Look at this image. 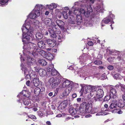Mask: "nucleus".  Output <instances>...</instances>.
<instances>
[{
	"mask_svg": "<svg viewBox=\"0 0 125 125\" xmlns=\"http://www.w3.org/2000/svg\"><path fill=\"white\" fill-rule=\"evenodd\" d=\"M57 24L56 22H52V21L51 27H49V28H53H53H54L55 29H56L57 28L56 27V26Z\"/></svg>",
	"mask_w": 125,
	"mask_h": 125,
	"instance_id": "48",
	"label": "nucleus"
},
{
	"mask_svg": "<svg viewBox=\"0 0 125 125\" xmlns=\"http://www.w3.org/2000/svg\"><path fill=\"white\" fill-rule=\"evenodd\" d=\"M113 59H115L118 60L119 61L121 60L122 58V57L121 56H115V57H113Z\"/></svg>",
	"mask_w": 125,
	"mask_h": 125,
	"instance_id": "53",
	"label": "nucleus"
},
{
	"mask_svg": "<svg viewBox=\"0 0 125 125\" xmlns=\"http://www.w3.org/2000/svg\"><path fill=\"white\" fill-rule=\"evenodd\" d=\"M11 0H0V6L4 7L8 4V1H11Z\"/></svg>",
	"mask_w": 125,
	"mask_h": 125,
	"instance_id": "27",
	"label": "nucleus"
},
{
	"mask_svg": "<svg viewBox=\"0 0 125 125\" xmlns=\"http://www.w3.org/2000/svg\"><path fill=\"white\" fill-rule=\"evenodd\" d=\"M91 90L95 92L96 90L97 87L95 86H93L91 85Z\"/></svg>",
	"mask_w": 125,
	"mask_h": 125,
	"instance_id": "51",
	"label": "nucleus"
},
{
	"mask_svg": "<svg viewBox=\"0 0 125 125\" xmlns=\"http://www.w3.org/2000/svg\"><path fill=\"white\" fill-rule=\"evenodd\" d=\"M39 47L40 48H43L45 47V44L42 41H40L38 43Z\"/></svg>",
	"mask_w": 125,
	"mask_h": 125,
	"instance_id": "39",
	"label": "nucleus"
},
{
	"mask_svg": "<svg viewBox=\"0 0 125 125\" xmlns=\"http://www.w3.org/2000/svg\"><path fill=\"white\" fill-rule=\"evenodd\" d=\"M33 83L35 87L38 86L39 83V81L38 78H34L33 81Z\"/></svg>",
	"mask_w": 125,
	"mask_h": 125,
	"instance_id": "34",
	"label": "nucleus"
},
{
	"mask_svg": "<svg viewBox=\"0 0 125 125\" xmlns=\"http://www.w3.org/2000/svg\"><path fill=\"white\" fill-rule=\"evenodd\" d=\"M94 63L96 65H99L102 63V62L101 61H95L94 62Z\"/></svg>",
	"mask_w": 125,
	"mask_h": 125,
	"instance_id": "55",
	"label": "nucleus"
},
{
	"mask_svg": "<svg viewBox=\"0 0 125 125\" xmlns=\"http://www.w3.org/2000/svg\"><path fill=\"white\" fill-rule=\"evenodd\" d=\"M45 58L47 59L51 60L53 59V55L51 53H47Z\"/></svg>",
	"mask_w": 125,
	"mask_h": 125,
	"instance_id": "36",
	"label": "nucleus"
},
{
	"mask_svg": "<svg viewBox=\"0 0 125 125\" xmlns=\"http://www.w3.org/2000/svg\"><path fill=\"white\" fill-rule=\"evenodd\" d=\"M119 52L117 51H114L113 52L112 51H110V52L109 53L110 54H112V55H114V54H113V53H115V55H117V54Z\"/></svg>",
	"mask_w": 125,
	"mask_h": 125,
	"instance_id": "57",
	"label": "nucleus"
},
{
	"mask_svg": "<svg viewBox=\"0 0 125 125\" xmlns=\"http://www.w3.org/2000/svg\"><path fill=\"white\" fill-rule=\"evenodd\" d=\"M76 19L77 21V24L79 25L82 21V17L81 14L77 15L76 16Z\"/></svg>",
	"mask_w": 125,
	"mask_h": 125,
	"instance_id": "30",
	"label": "nucleus"
},
{
	"mask_svg": "<svg viewBox=\"0 0 125 125\" xmlns=\"http://www.w3.org/2000/svg\"><path fill=\"white\" fill-rule=\"evenodd\" d=\"M48 31L49 32L50 36L52 38H55L57 37V35L55 33L53 28H48Z\"/></svg>",
	"mask_w": 125,
	"mask_h": 125,
	"instance_id": "19",
	"label": "nucleus"
},
{
	"mask_svg": "<svg viewBox=\"0 0 125 125\" xmlns=\"http://www.w3.org/2000/svg\"><path fill=\"white\" fill-rule=\"evenodd\" d=\"M73 82L72 81H70L68 80H66L64 81L63 83L62 86L63 87H65L67 86L69 87L71 86L72 87V88H73Z\"/></svg>",
	"mask_w": 125,
	"mask_h": 125,
	"instance_id": "17",
	"label": "nucleus"
},
{
	"mask_svg": "<svg viewBox=\"0 0 125 125\" xmlns=\"http://www.w3.org/2000/svg\"><path fill=\"white\" fill-rule=\"evenodd\" d=\"M38 115L40 117H41L43 115V114L41 111H38Z\"/></svg>",
	"mask_w": 125,
	"mask_h": 125,
	"instance_id": "58",
	"label": "nucleus"
},
{
	"mask_svg": "<svg viewBox=\"0 0 125 125\" xmlns=\"http://www.w3.org/2000/svg\"><path fill=\"white\" fill-rule=\"evenodd\" d=\"M66 115L65 114H62V115L61 114H59L57 115H56V117H60L62 116V115H63V116H64L65 115Z\"/></svg>",
	"mask_w": 125,
	"mask_h": 125,
	"instance_id": "60",
	"label": "nucleus"
},
{
	"mask_svg": "<svg viewBox=\"0 0 125 125\" xmlns=\"http://www.w3.org/2000/svg\"><path fill=\"white\" fill-rule=\"evenodd\" d=\"M25 23L21 27V29L23 32L22 41L23 43H27L30 39V37L32 36V40H33L34 38L32 36V34L31 31V24L30 21H25Z\"/></svg>",
	"mask_w": 125,
	"mask_h": 125,
	"instance_id": "2",
	"label": "nucleus"
},
{
	"mask_svg": "<svg viewBox=\"0 0 125 125\" xmlns=\"http://www.w3.org/2000/svg\"><path fill=\"white\" fill-rule=\"evenodd\" d=\"M107 68L108 69L111 70L113 69L114 67L113 66L110 65L107 67Z\"/></svg>",
	"mask_w": 125,
	"mask_h": 125,
	"instance_id": "59",
	"label": "nucleus"
},
{
	"mask_svg": "<svg viewBox=\"0 0 125 125\" xmlns=\"http://www.w3.org/2000/svg\"><path fill=\"white\" fill-rule=\"evenodd\" d=\"M56 23L57 25L63 31H65L66 29L64 26V23L62 21L60 20H57L56 21Z\"/></svg>",
	"mask_w": 125,
	"mask_h": 125,
	"instance_id": "15",
	"label": "nucleus"
},
{
	"mask_svg": "<svg viewBox=\"0 0 125 125\" xmlns=\"http://www.w3.org/2000/svg\"><path fill=\"white\" fill-rule=\"evenodd\" d=\"M43 8L42 5L39 4H37L35 7L34 9L33 10L35 11L38 10L39 11L41 10Z\"/></svg>",
	"mask_w": 125,
	"mask_h": 125,
	"instance_id": "28",
	"label": "nucleus"
},
{
	"mask_svg": "<svg viewBox=\"0 0 125 125\" xmlns=\"http://www.w3.org/2000/svg\"><path fill=\"white\" fill-rule=\"evenodd\" d=\"M53 65L52 64L51 66H50L47 69V71L48 72H50L52 71L53 69L54 68Z\"/></svg>",
	"mask_w": 125,
	"mask_h": 125,
	"instance_id": "43",
	"label": "nucleus"
},
{
	"mask_svg": "<svg viewBox=\"0 0 125 125\" xmlns=\"http://www.w3.org/2000/svg\"><path fill=\"white\" fill-rule=\"evenodd\" d=\"M104 9L102 5H97L94 8V14L91 15L89 21H85L84 22V24L86 26L91 27L94 24V21L95 20L96 17L95 14L98 15L99 13L103 12Z\"/></svg>",
	"mask_w": 125,
	"mask_h": 125,
	"instance_id": "4",
	"label": "nucleus"
},
{
	"mask_svg": "<svg viewBox=\"0 0 125 125\" xmlns=\"http://www.w3.org/2000/svg\"><path fill=\"white\" fill-rule=\"evenodd\" d=\"M34 70L37 72H39L40 70V68L39 66H36L34 67Z\"/></svg>",
	"mask_w": 125,
	"mask_h": 125,
	"instance_id": "54",
	"label": "nucleus"
},
{
	"mask_svg": "<svg viewBox=\"0 0 125 125\" xmlns=\"http://www.w3.org/2000/svg\"><path fill=\"white\" fill-rule=\"evenodd\" d=\"M35 50V52L32 53H31L29 51H27V52H25V50H24V51H23V53L24 56L25 55L26 56V58H27V57H29L30 58V57H29L30 55L32 54L33 56L35 57L36 56L37 54L38 53H39V54L41 55L42 56L44 57H45L47 52H46L44 51L43 50L38 49V48L36 49Z\"/></svg>",
	"mask_w": 125,
	"mask_h": 125,
	"instance_id": "5",
	"label": "nucleus"
},
{
	"mask_svg": "<svg viewBox=\"0 0 125 125\" xmlns=\"http://www.w3.org/2000/svg\"><path fill=\"white\" fill-rule=\"evenodd\" d=\"M107 115V114L106 113L101 112L100 113H98L96 114V116L98 115Z\"/></svg>",
	"mask_w": 125,
	"mask_h": 125,
	"instance_id": "50",
	"label": "nucleus"
},
{
	"mask_svg": "<svg viewBox=\"0 0 125 125\" xmlns=\"http://www.w3.org/2000/svg\"><path fill=\"white\" fill-rule=\"evenodd\" d=\"M115 16L112 14H110V15L108 16L107 17L104 18L102 21V23H104L105 24H107L110 22L112 24L114 23L112 20L114 18Z\"/></svg>",
	"mask_w": 125,
	"mask_h": 125,
	"instance_id": "11",
	"label": "nucleus"
},
{
	"mask_svg": "<svg viewBox=\"0 0 125 125\" xmlns=\"http://www.w3.org/2000/svg\"><path fill=\"white\" fill-rule=\"evenodd\" d=\"M91 85H86L85 86V94H87L89 93L91 90Z\"/></svg>",
	"mask_w": 125,
	"mask_h": 125,
	"instance_id": "35",
	"label": "nucleus"
},
{
	"mask_svg": "<svg viewBox=\"0 0 125 125\" xmlns=\"http://www.w3.org/2000/svg\"><path fill=\"white\" fill-rule=\"evenodd\" d=\"M106 77V76L105 75L103 74L102 75L101 78L102 80H104L105 79Z\"/></svg>",
	"mask_w": 125,
	"mask_h": 125,
	"instance_id": "63",
	"label": "nucleus"
},
{
	"mask_svg": "<svg viewBox=\"0 0 125 125\" xmlns=\"http://www.w3.org/2000/svg\"><path fill=\"white\" fill-rule=\"evenodd\" d=\"M82 0H79L78 2L75 3L74 6L72 7L71 10L73 12V14L77 15L81 14L80 9L79 10V7H80V4H81Z\"/></svg>",
	"mask_w": 125,
	"mask_h": 125,
	"instance_id": "6",
	"label": "nucleus"
},
{
	"mask_svg": "<svg viewBox=\"0 0 125 125\" xmlns=\"http://www.w3.org/2000/svg\"><path fill=\"white\" fill-rule=\"evenodd\" d=\"M86 72L84 71L83 69L79 70L78 72V73L79 75L80 76L83 77H85L87 75Z\"/></svg>",
	"mask_w": 125,
	"mask_h": 125,
	"instance_id": "32",
	"label": "nucleus"
},
{
	"mask_svg": "<svg viewBox=\"0 0 125 125\" xmlns=\"http://www.w3.org/2000/svg\"><path fill=\"white\" fill-rule=\"evenodd\" d=\"M39 23V22L37 20L35 19L33 20L32 24L35 26H38Z\"/></svg>",
	"mask_w": 125,
	"mask_h": 125,
	"instance_id": "45",
	"label": "nucleus"
},
{
	"mask_svg": "<svg viewBox=\"0 0 125 125\" xmlns=\"http://www.w3.org/2000/svg\"><path fill=\"white\" fill-rule=\"evenodd\" d=\"M67 102H68L67 100L63 101L60 104L59 107H60L61 109H64L67 106Z\"/></svg>",
	"mask_w": 125,
	"mask_h": 125,
	"instance_id": "24",
	"label": "nucleus"
},
{
	"mask_svg": "<svg viewBox=\"0 0 125 125\" xmlns=\"http://www.w3.org/2000/svg\"><path fill=\"white\" fill-rule=\"evenodd\" d=\"M81 4H80V10L81 14H83L86 17H88L90 12L92 11V10L91 5L94 3L93 0H82Z\"/></svg>",
	"mask_w": 125,
	"mask_h": 125,
	"instance_id": "3",
	"label": "nucleus"
},
{
	"mask_svg": "<svg viewBox=\"0 0 125 125\" xmlns=\"http://www.w3.org/2000/svg\"><path fill=\"white\" fill-rule=\"evenodd\" d=\"M68 14L69 15V16L68 17L69 20L71 21H72L73 23H74V21L75 20V17L73 15V12L72 11L70 10L68 12Z\"/></svg>",
	"mask_w": 125,
	"mask_h": 125,
	"instance_id": "20",
	"label": "nucleus"
},
{
	"mask_svg": "<svg viewBox=\"0 0 125 125\" xmlns=\"http://www.w3.org/2000/svg\"><path fill=\"white\" fill-rule=\"evenodd\" d=\"M20 59L21 62V66L22 67L21 69L24 71V74L25 75V78L27 79H30L34 75V73L32 71H28L26 67H29L32 65H34L36 63L35 60L32 58L27 57L25 60L22 58L21 55Z\"/></svg>",
	"mask_w": 125,
	"mask_h": 125,
	"instance_id": "1",
	"label": "nucleus"
},
{
	"mask_svg": "<svg viewBox=\"0 0 125 125\" xmlns=\"http://www.w3.org/2000/svg\"><path fill=\"white\" fill-rule=\"evenodd\" d=\"M90 104L86 102H83L81 104V106L79 108V110L80 113L82 114L89 113L90 111L88 110Z\"/></svg>",
	"mask_w": 125,
	"mask_h": 125,
	"instance_id": "7",
	"label": "nucleus"
},
{
	"mask_svg": "<svg viewBox=\"0 0 125 125\" xmlns=\"http://www.w3.org/2000/svg\"><path fill=\"white\" fill-rule=\"evenodd\" d=\"M55 80V78H53L52 77L49 79V82L50 84H52L53 82H54Z\"/></svg>",
	"mask_w": 125,
	"mask_h": 125,
	"instance_id": "52",
	"label": "nucleus"
},
{
	"mask_svg": "<svg viewBox=\"0 0 125 125\" xmlns=\"http://www.w3.org/2000/svg\"><path fill=\"white\" fill-rule=\"evenodd\" d=\"M17 96L19 98V100H18V101L19 102H21V99L28 98L30 96V94L27 91L24 90L21 92Z\"/></svg>",
	"mask_w": 125,
	"mask_h": 125,
	"instance_id": "10",
	"label": "nucleus"
},
{
	"mask_svg": "<svg viewBox=\"0 0 125 125\" xmlns=\"http://www.w3.org/2000/svg\"><path fill=\"white\" fill-rule=\"evenodd\" d=\"M41 12L38 10L35 11L33 10L29 15L30 18L32 19H35L40 15Z\"/></svg>",
	"mask_w": 125,
	"mask_h": 125,
	"instance_id": "12",
	"label": "nucleus"
},
{
	"mask_svg": "<svg viewBox=\"0 0 125 125\" xmlns=\"http://www.w3.org/2000/svg\"><path fill=\"white\" fill-rule=\"evenodd\" d=\"M73 83V87L74 86V87H75V88L79 87V85L78 84Z\"/></svg>",
	"mask_w": 125,
	"mask_h": 125,
	"instance_id": "56",
	"label": "nucleus"
},
{
	"mask_svg": "<svg viewBox=\"0 0 125 125\" xmlns=\"http://www.w3.org/2000/svg\"><path fill=\"white\" fill-rule=\"evenodd\" d=\"M46 42L48 45L50 47H53L56 45V41L54 40L48 39L46 40Z\"/></svg>",
	"mask_w": 125,
	"mask_h": 125,
	"instance_id": "21",
	"label": "nucleus"
},
{
	"mask_svg": "<svg viewBox=\"0 0 125 125\" xmlns=\"http://www.w3.org/2000/svg\"><path fill=\"white\" fill-rule=\"evenodd\" d=\"M104 95V92L102 89H99L96 92V96H94L93 99L96 101H99L100 98L103 97Z\"/></svg>",
	"mask_w": 125,
	"mask_h": 125,
	"instance_id": "9",
	"label": "nucleus"
},
{
	"mask_svg": "<svg viewBox=\"0 0 125 125\" xmlns=\"http://www.w3.org/2000/svg\"><path fill=\"white\" fill-rule=\"evenodd\" d=\"M72 87L71 86L69 87H67L64 91L62 94V97H60V98H62L63 97H64L68 94L72 89Z\"/></svg>",
	"mask_w": 125,
	"mask_h": 125,
	"instance_id": "16",
	"label": "nucleus"
},
{
	"mask_svg": "<svg viewBox=\"0 0 125 125\" xmlns=\"http://www.w3.org/2000/svg\"><path fill=\"white\" fill-rule=\"evenodd\" d=\"M117 101L115 100H114L110 106V108L112 109L115 108L117 106Z\"/></svg>",
	"mask_w": 125,
	"mask_h": 125,
	"instance_id": "23",
	"label": "nucleus"
},
{
	"mask_svg": "<svg viewBox=\"0 0 125 125\" xmlns=\"http://www.w3.org/2000/svg\"><path fill=\"white\" fill-rule=\"evenodd\" d=\"M45 88L44 87L42 88L41 89H40V93H42L43 92H44L45 90Z\"/></svg>",
	"mask_w": 125,
	"mask_h": 125,
	"instance_id": "62",
	"label": "nucleus"
},
{
	"mask_svg": "<svg viewBox=\"0 0 125 125\" xmlns=\"http://www.w3.org/2000/svg\"><path fill=\"white\" fill-rule=\"evenodd\" d=\"M117 91L116 89L113 88H111L110 90V94L109 96L107 95L104 98V100L107 101L109 100L110 98H115L117 96Z\"/></svg>",
	"mask_w": 125,
	"mask_h": 125,
	"instance_id": "8",
	"label": "nucleus"
},
{
	"mask_svg": "<svg viewBox=\"0 0 125 125\" xmlns=\"http://www.w3.org/2000/svg\"><path fill=\"white\" fill-rule=\"evenodd\" d=\"M65 36L63 35L60 34L57 35V37L58 40H61V41H63L65 39Z\"/></svg>",
	"mask_w": 125,
	"mask_h": 125,
	"instance_id": "42",
	"label": "nucleus"
},
{
	"mask_svg": "<svg viewBox=\"0 0 125 125\" xmlns=\"http://www.w3.org/2000/svg\"><path fill=\"white\" fill-rule=\"evenodd\" d=\"M80 62L81 64H84L87 59L86 56L85 55H83L80 56L79 57Z\"/></svg>",
	"mask_w": 125,
	"mask_h": 125,
	"instance_id": "22",
	"label": "nucleus"
},
{
	"mask_svg": "<svg viewBox=\"0 0 125 125\" xmlns=\"http://www.w3.org/2000/svg\"><path fill=\"white\" fill-rule=\"evenodd\" d=\"M27 46L29 48L31 49L30 51L32 53L35 52V50L37 48L36 44L32 42L28 43L27 44Z\"/></svg>",
	"mask_w": 125,
	"mask_h": 125,
	"instance_id": "13",
	"label": "nucleus"
},
{
	"mask_svg": "<svg viewBox=\"0 0 125 125\" xmlns=\"http://www.w3.org/2000/svg\"><path fill=\"white\" fill-rule=\"evenodd\" d=\"M63 16L64 18L65 19H67L68 18V15L66 11H63L62 12Z\"/></svg>",
	"mask_w": 125,
	"mask_h": 125,
	"instance_id": "47",
	"label": "nucleus"
},
{
	"mask_svg": "<svg viewBox=\"0 0 125 125\" xmlns=\"http://www.w3.org/2000/svg\"><path fill=\"white\" fill-rule=\"evenodd\" d=\"M52 21L51 19L48 18H44L42 21L43 23L49 27H51Z\"/></svg>",
	"mask_w": 125,
	"mask_h": 125,
	"instance_id": "14",
	"label": "nucleus"
},
{
	"mask_svg": "<svg viewBox=\"0 0 125 125\" xmlns=\"http://www.w3.org/2000/svg\"><path fill=\"white\" fill-rule=\"evenodd\" d=\"M90 105H89V106ZM88 110L90 111V112L89 113H90L91 114H93L95 113H96L98 111V108H92L91 107H90L88 108Z\"/></svg>",
	"mask_w": 125,
	"mask_h": 125,
	"instance_id": "25",
	"label": "nucleus"
},
{
	"mask_svg": "<svg viewBox=\"0 0 125 125\" xmlns=\"http://www.w3.org/2000/svg\"><path fill=\"white\" fill-rule=\"evenodd\" d=\"M38 72L39 75L42 76H44L46 74V71L43 69H40Z\"/></svg>",
	"mask_w": 125,
	"mask_h": 125,
	"instance_id": "31",
	"label": "nucleus"
},
{
	"mask_svg": "<svg viewBox=\"0 0 125 125\" xmlns=\"http://www.w3.org/2000/svg\"><path fill=\"white\" fill-rule=\"evenodd\" d=\"M43 34L40 32H37L36 34V37L37 39H41L43 38Z\"/></svg>",
	"mask_w": 125,
	"mask_h": 125,
	"instance_id": "41",
	"label": "nucleus"
},
{
	"mask_svg": "<svg viewBox=\"0 0 125 125\" xmlns=\"http://www.w3.org/2000/svg\"><path fill=\"white\" fill-rule=\"evenodd\" d=\"M113 58L112 57L109 58L108 59V61L109 62H111L112 61Z\"/></svg>",
	"mask_w": 125,
	"mask_h": 125,
	"instance_id": "64",
	"label": "nucleus"
},
{
	"mask_svg": "<svg viewBox=\"0 0 125 125\" xmlns=\"http://www.w3.org/2000/svg\"><path fill=\"white\" fill-rule=\"evenodd\" d=\"M94 92L91 90L89 93H88V95L89 97L90 98V97L93 96L94 93Z\"/></svg>",
	"mask_w": 125,
	"mask_h": 125,
	"instance_id": "49",
	"label": "nucleus"
},
{
	"mask_svg": "<svg viewBox=\"0 0 125 125\" xmlns=\"http://www.w3.org/2000/svg\"><path fill=\"white\" fill-rule=\"evenodd\" d=\"M117 106L119 108H123L124 106L125 107V104L122 100H119Z\"/></svg>",
	"mask_w": 125,
	"mask_h": 125,
	"instance_id": "38",
	"label": "nucleus"
},
{
	"mask_svg": "<svg viewBox=\"0 0 125 125\" xmlns=\"http://www.w3.org/2000/svg\"><path fill=\"white\" fill-rule=\"evenodd\" d=\"M61 78L59 77H56L55 78L54 82L52 84V88L55 87L57 86V85L59 84L61 82Z\"/></svg>",
	"mask_w": 125,
	"mask_h": 125,
	"instance_id": "18",
	"label": "nucleus"
},
{
	"mask_svg": "<svg viewBox=\"0 0 125 125\" xmlns=\"http://www.w3.org/2000/svg\"><path fill=\"white\" fill-rule=\"evenodd\" d=\"M34 93L36 96L38 95L40 93V88L39 87H36L34 90Z\"/></svg>",
	"mask_w": 125,
	"mask_h": 125,
	"instance_id": "40",
	"label": "nucleus"
},
{
	"mask_svg": "<svg viewBox=\"0 0 125 125\" xmlns=\"http://www.w3.org/2000/svg\"><path fill=\"white\" fill-rule=\"evenodd\" d=\"M29 100L28 99V98H23L21 99V102L20 103H21L22 102L24 105L28 106L29 104Z\"/></svg>",
	"mask_w": 125,
	"mask_h": 125,
	"instance_id": "26",
	"label": "nucleus"
},
{
	"mask_svg": "<svg viewBox=\"0 0 125 125\" xmlns=\"http://www.w3.org/2000/svg\"><path fill=\"white\" fill-rule=\"evenodd\" d=\"M47 8H49L50 9L52 10L56 8L57 7V4L54 3H52L50 5H46V6Z\"/></svg>",
	"mask_w": 125,
	"mask_h": 125,
	"instance_id": "29",
	"label": "nucleus"
},
{
	"mask_svg": "<svg viewBox=\"0 0 125 125\" xmlns=\"http://www.w3.org/2000/svg\"><path fill=\"white\" fill-rule=\"evenodd\" d=\"M69 112L70 114L72 115H74L76 113V111L72 107L69 108Z\"/></svg>",
	"mask_w": 125,
	"mask_h": 125,
	"instance_id": "37",
	"label": "nucleus"
},
{
	"mask_svg": "<svg viewBox=\"0 0 125 125\" xmlns=\"http://www.w3.org/2000/svg\"><path fill=\"white\" fill-rule=\"evenodd\" d=\"M87 44L89 46H92L93 45V43L92 41H90L88 42Z\"/></svg>",
	"mask_w": 125,
	"mask_h": 125,
	"instance_id": "61",
	"label": "nucleus"
},
{
	"mask_svg": "<svg viewBox=\"0 0 125 125\" xmlns=\"http://www.w3.org/2000/svg\"><path fill=\"white\" fill-rule=\"evenodd\" d=\"M58 74V73L57 71L54 68L53 69L51 72L52 75L53 76H55L57 74Z\"/></svg>",
	"mask_w": 125,
	"mask_h": 125,
	"instance_id": "44",
	"label": "nucleus"
},
{
	"mask_svg": "<svg viewBox=\"0 0 125 125\" xmlns=\"http://www.w3.org/2000/svg\"><path fill=\"white\" fill-rule=\"evenodd\" d=\"M38 63L42 65L45 66L47 64L46 61L43 59H40L38 61Z\"/></svg>",
	"mask_w": 125,
	"mask_h": 125,
	"instance_id": "33",
	"label": "nucleus"
},
{
	"mask_svg": "<svg viewBox=\"0 0 125 125\" xmlns=\"http://www.w3.org/2000/svg\"><path fill=\"white\" fill-rule=\"evenodd\" d=\"M114 77L116 79H121V75L119 74H116L114 75Z\"/></svg>",
	"mask_w": 125,
	"mask_h": 125,
	"instance_id": "46",
	"label": "nucleus"
}]
</instances>
